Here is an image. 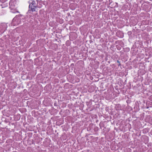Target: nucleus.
<instances>
[{"label": "nucleus", "mask_w": 152, "mask_h": 152, "mask_svg": "<svg viewBox=\"0 0 152 152\" xmlns=\"http://www.w3.org/2000/svg\"><path fill=\"white\" fill-rule=\"evenodd\" d=\"M11 4V2H10V3H9V4H10V5Z\"/></svg>", "instance_id": "obj_7"}, {"label": "nucleus", "mask_w": 152, "mask_h": 152, "mask_svg": "<svg viewBox=\"0 0 152 152\" xmlns=\"http://www.w3.org/2000/svg\"><path fill=\"white\" fill-rule=\"evenodd\" d=\"M132 34V31H129L127 32V34H128L129 35H131Z\"/></svg>", "instance_id": "obj_4"}, {"label": "nucleus", "mask_w": 152, "mask_h": 152, "mask_svg": "<svg viewBox=\"0 0 152 152\" xmlns=\"http://www.w3.org/2000/svg\"><path fill=\"white\" fill-rule=\"evenodd\" d=\"M117 62L118 63V66H120L121 65V64L120 63V62L118 60H117Z\"/></svg>", "instance_id": "obj_5"}, {"label": "nucleus", "mask_w": 152, "mask_h": 152, "mask_svg": "<svg viewBox=\"0 0 152 152\" xmlns=\"http://www.w3.org/2000/svg\"><path fill=\"white\" fill-rule=\"evenodd\" d=\"M31 4L32 5H36L35 2L34 1H32Z\"/></svg>", "instance_id": "obj_3"}, {"label": "nucleus", "mask_w": 152, "mask_h": 152, "mask_svg": "<svg viewBox=\"0 0 152 152\" xmlns=\"http://www.w3.org/2000/svg\"><path fill=\"white\" fill-rule=\"evenodd\" d=\"M3 25L5 26V24H3Z\"/></svg>", "instance_id": "obj_6"}, {"label": "nucleus", "mask_w": 152, "mask_h": 152, "mask_svg": "<svg viewBox=\"0 0 152 152\" xmlns=\"http://www.w3.org/2000/svg\"><path fill=\"white\" fill-rule=\"evenodd\" d=\"M29 7V8H31V9L32 12L36 11L35 9L37 8L36 5L33 6L30 4Z\"/></svg>", "instance_id": "obj_1"}, {"label": "nucleus", "mask_w": 152, "mask_h": 152, "mask_svg": "<svg viewBox=\"0 0 152 152\" xmlns=\"http://www.w3.org/2000/svg\"><path fill=\"white\" fill-rule=\"evenodd\" d=\"M17 20V17H15L13 18V19L12 20V23L13 24H15V25H16L17 24L18 25V23H16V22H15L16 21V20Z\"/></svg>", "instance_id": "obj_2"}]
</instances>
